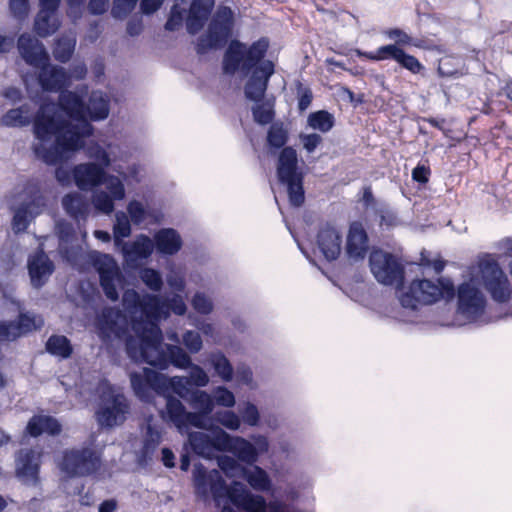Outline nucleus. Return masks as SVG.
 Returning a JSON list of instances; mask_svg holds the SVG:
<instances>
[{
  "label": "nucleus",
  "mask_w": 512,
  "mask_h": 512,
  "mask_svg": "<svg viewBox=\"0 0 512 512\" xmlns=\"http://www.w3.org/2000/svg\"><path fill=\"white\" fill-rule=\"evenodd\" d=\"M87 87L76 91L64 90L59 95V105L43 104L33 123L34 141L32 149L37 158L49 165L60 163L84 146L85 138L93 132L91 120L108 117L109 99L101 91H93L87 106L83 97Z\"/></svg>",
  "instance_id": "1"
},
{
  "label": "nucleus",
  "mask_w": 512,
  "mask_h": 512,
  "mask_svg": "<svg viewBox=\"0 0 512 512\" xmlns=\"http://www.w3.org/2000/svg\"><path fill=\"white\" fill-rule=\"evenodd\" d=\"M122 304L127 316L115 308H105L97 316L96 331L103 342L120 339L129 326L134 333L145 334L148 321L158 325L159 321L169 317L170 311L179 316L187 312L183 297L177 293L163 300L159 295H140L136 290L128 289L123 294Z\"/></svg>",
  "instance_id": "2"
},
{
  "label": "nucleus",
  "mask_w": 512,
  "mask_h": 512,
  "mask_svg": "<svg viewBox=\"0 0 512 512\" xmlns=\"http://www.w3.org/2000/svg\"><path fill=\"white\" fill-rule=\"evenodd\" d=\"M269 43L262 38L250 46L232 40L223 57V70L226 74H235L238 70L245 73L252 68V74L245 85L247 99L259 102L264 97L270 77L274 73V63L270 60H262L267 52Z\"/></svg>",
  "instance_id": "3"
},
{
  "label": "nucleus",
  "mask_w": 512,
  "mask_h": 512,
  "mask_svg": "<svg viewBox=\"0 0 512 512\" xmlns=\"http://www.w3.org/2000/svg\"><path fill=\"white\" fill-rule=\"evenodd\" d=\"M148 332L135 333L126 342L128 356L134 362H145L158 369L165 370L172 364L179 369L191 366V357L178 345H162V332L154 322H147Z\"/></svg>",
  "instance_id": "4"
},
{
  "label": "nucleus",
  "mask_w": 512,
  "mask_h": 512,
  "mask_svg": "<svg viewBox=\"0 0 512 512\" xmlns=\"http://www.w3.org/2000/svg\"><path fill=\"white\" fill-rule=\"evenodd\" d=\"M105 169L96 163H81L74 166L72 177L81 191L93 190L91 203L95 210L110 215L115 209L114 202L125 199L126 190L122 180L107 174Z\"/></svg>",
  "instance_id": "5"
},
{
  "label": "nucleus",
  "mask_w": 512,
  "mask_h": 512,
  "mask_svg": "<svg viewBox=\"0 0 512 512\" xmlns=\"http://www.w3.org/2000/svg\"><path fill=\"white\" fill-rule=\"evenodd\" d=\"M130 381L135 395L144 402L152 398V391L160 396L171 395L170 391L187 401L195 391L190 379L185 376L168 377L150 368L130 374Z\"/></svg>",
  "instance_id": "6"
},
{
  "label": "nucleus",
  "mask_w": 512,
  "mask_h": 512,
  "mask_svg": "<svg viewBox=\"0 0 512 512\" xmlns=\"http://www.w3.org/2000/svg\"><path fill=\"white\" fill-rule=\"evenodd\" d=\"M97 391L100 397L96 419L101 427L113 428L123 424L130 411L125 395L108 381L99 383Z\"/></svg>",
  "instance_id": "7"
},
{
  "label": "nucleus",
  "mask_w": 512,
  "mask_h": 512,
  "mask_svg": "<svg viewBox=\"0 0 512 512\" xmlns=\"http://www.w3.org/2000/svg\"><path fill=\"white\" fill-rule=\"evenodd\" d=\"M47 205L46 197L36 183H28L17 194L12 206L14 211L12 229L19 233L27 229L30 221L40 215Z\"/></svg>",
  "instance_id": "8"
},
{
  "label": "nucleus",
  "mask_w": 512,
  "mask_h": 512,
  "mask_svg": "<svg viewBox=\"0 0 512 512\" xmlns=\"http://www.w3.org/2000/svg\"><path fill=\"white\" fill-rule=\"evenodd\" d=\"M277 177L287 187L291 205L299 207L304 203L303 174L298 168L297 152L285 147L278 158Z\"/></svg>",
  "instance_id": "9"
},
{
  "label": "nucleus",
  "mask_w": 512,
  "mask_h": 512,
  "mask_svg": "<svg viewBox=\"0 0 512 512\" xmlns=\"http://www.w3.org/2000/svg\"><path fill=\"white\" fill-rule=\"evenodd\" d=\"M99 466V456L89 447L65 450L58 462L60 471L68 478L88 476Z\"/></svg>",
  "instance_id": "10"
},
{
  "label": "nucleus",
  "mask_w": 512,
  "mask_h": 512,
  "mask_svg": "<svg viewBox=\"0 0 512 512\" xmlns=\"http://www.w3.org/2000/svg\"><path fill=\"white\" fill-rule=\"evenodd\" d=\"M87 259L98 272L106 297L111 301L118 300L117 285L121 281V271L115 259L109 254L95 250L88 252Z\"/></svg>",
  "instance_id": "11"
},
{
  "label": "nucleus",
  "mask_w": 512,
  "mask_h": 512,
  "mask_svg": "<svg viewBox=\"0 0 512 512\" xmlns=\"http://www.w3.org/2000/svg\"><path fill=\"white\" fill-rule=\"evenodd\" d=\"M233 12L229 7H221L211 20L206 35L199 38L197 52L202 54L208 49L216 48L231 35Z\"/></svg>",
  "instance_id": "12"
},
{
  "label": "nucleus",
  "mask_w": 512,
  "mask_h": 512,
  "mask_svg": "<svg viewBox=\"0 0 512 512\" xmlns=\"http://www.w3.org/2000/svg\"><path fill=\"white\" fill-rule=\"evenodd\" d=\"M446 288L440 281L414 280L408 291L399 296V301L404 308L416 309L418 304H432L439 300Z\"/></svg>",
  "instance_id": "13"
},
{
  "label": "nucleus",
  "mask_w": 512,
  "mask_h": 512,
  "mask_svg": "<svg viewBox=\"0 0 512 512\" xmlns=\"http://www.w3.org/2000/svg\"><path fill=\"white\" fill-rule=\"evenodd\" d=\"M482 283L491 298L499 303L510 299L512 288L507 276L494 261H483L479 265Z\"/></svg>",
  "instance_id": "14"
},
{
  "label": "nucleus",
  "mask_w": 512,
  "mask_h": 512,
  "mask_svg": "<svg viewBox=\"0 0 512 512\" xmlns=\"http://www.w3.org/2000/svg\"><path fill=\"white\" fill-rule=\"evenodd\" d=\"M370 269L376 280L384 285H399L403 280V268L389 253L374 250L369 258Z\"/></svg>",
  "instance_id": "15"
},
{
  "label": "nucleus",
  "mask_w": 512,
  "mask_h": 512,
  "mask_svg": "<svg viewBox=\"0 0 512 512\" xmlns=\"http://www.w3.org/2000/svg\"><path fill=\"white\" fill-rule=\"evenodd\" d=\"M457 303L458 313L468 321H475L485 311L486 298L471 280L458 287Z\"/></svg>",
  "instance_id": "16"
},
{
  "label": "nucleus",
  "mask_w": 512,
  "mask_h": 512,
  "mask_svg": "<svg viewBox=\"0 0 512 512\" xmlns=\"http://www.w3.org/2000/svg\"><path fill=\"white\" fill-rule=\"evenodd\" d=\"M42 451L37 449H21L15 457V474L26 485L36 486L39 483Z\"/></svg>",
  "instance_id": "17"
},
{
  "label": "nucleus",
  "mask_w": 512,
  "mask_h": 512,
  "mask_svg": "<svg viewBox=\"0 0 512 512\" xmlns=\"http://www.w3.org/2000/svg\"><path fill=\"white\" fill-rule=\"evenodd\" d=\"M120 249L124 263L129 268H136L142 260L147 259L153 252L154 243L146 235H138L135 240L130 242H123Z\"/></svg>",
  "instance_id": "18"
},
{
  "label": "nucleus",
  "mask_w": 512,
  "mask_h": 512,
  "mask_svg": "<svg viewBox=\"0 0 512 512\" xmlns=\"http://www.w3.org/2000/svg\"><path fill=\"white\" fill-rule=\"evenodd\" d=\"M217 440L222 451L232 453L239 461L248 465H252L257 461V449L245 438L231 436L225 432L221 433Z\"/></svg>",
  "instance_id": "19"
},
{
  "label": "nucleus",
  "mask_w": 512,
  "mask_h": 512,
  "mask_svg": "<svg viewBox=\"0 0 512 512\" xmlns=\"http://www.w3.org/2000/svg\"><path fill=\"white\" fill-rule=\"evenodd\" d=\"M43 325V319L30 313H20L17 322L0 323V340L11 341Z\"/></svg>",
  "instance_id": "20"
},
{
  "label": "nucleus",
  "mask_w": 512,
  "mask_h": 512,
  "mask_svg": "<svg viewBox=\"0 0 512 512\" xmlns=\"http://www.w3.org/2000/svg\"><path fill=\"white\" fill-rule=\"evenodd\" d=\"M368 236L361 223L350 225L345 245V253L349 260L357 262L363 260L368 252Z\"/></svg>",
  "instance_id": "21"
},
{
  "label": "nucleus",
  "mask_w": 512,
  "mask_h": 512,
  "mask_svg": "<svg viewBox=\"0 0 512 512\" xmlns=\"http://www.w3.org/2000/svg\"><path fill=\"white\" fill-rule=\"evenodd\" d=\"M17 46L24 61L35 68L49 61V55L44 45L30 34L20 35Z\"/></svg>",
  "instance_id": "22"
},
{
  "label": "nucleus",
  "mask_w": 512,
  "mask_h": 512,
  "mask_svg": "<svg viewBox=\"0 0 512 512\" xmlns=\"http://www.w3.org/2000/svg\"><path fill=\"white\" fill-rule=\"evenodd\" d=\"M38 82L47 92H58L69 84L70 75L63 67L52 65L49 61L38 67Z\"/></svg>",
  "instance_id": "23"
},
{
  "label": "nucleus",
  "mask_w": 512,
  "mask_h": 512,
  "mask_svg": "<svg viewBox=\"0 0 512 512\" xmlns=\"http://www.w3.org/2000/svg\"><path fill=\"white\" fill-rule=\"evenodd\" d=\"M28 271L32 286L40 288L46 283L53 273L54 265L41 249L29 257Z\"/></svg>",
  "instance_id": "24"
},
{
  "label": "nucleus",
  "mask_w": 512,
  "mask_h": 512,
  "mask_svg": "<svg viewBox=\"0 0 512 512\" xmlns=\"http://www.w3.org/2000/svg\"><path fill=\"white\" fill-rule=\"evenodd\" d=\"M317 245L325 259L335 260L342 250V235L335 227L326 225L318 232Z\"/></svg>",
  "instance_id": "25"
},
{
  "label": "nucleus",
  "mask_w": 512,
  "mask_h": 512,
  "mask_svg": "<svg viewBox=\"0 0 512 512\" xmlns=\"http://www.w3.org/2000/svg\"><path fill=\"white\" fill-rule=\"evenodd\" d=\"M221 433H225V431L220 428L214 429L211 436L205 432H192L189 434L188 440L196 454L211 458L216 451H222L217 442Z\"/></svg>",
  "instance_id": "26"
},
{
  "label": "nucleus",
  "mask_w": 512,
  "mask_h": 512,
  "mask_svg": "<svg viewBox=\"0 0 512 512\" xmlns=\"http://www.w3.org/2000/svg\"><path fill=\"white\" fill-rule=\"evenodd\" d=\"M56 229L59 237V251L62 257L73 265L77 264L81 247L79 244H74L75 234L72 225L67 222H58Z\"/></svg>",
  "instance_id": "27"
},
{
  "label": "nucleus",
  "mask_w": 512,
  "mask_h": 512,
  "mask_svg": "<svg viewBox=\"0 0 512 512\" xmlns=\"http://www.w3.org/2000/svg\"><path fill=\"white\" fill-rule=\"evenodd\" d=\"M214 6V0H193L186 20L187 31L198 33L204 26Z\"/></svg>",
  "instance_id": "28"
},
{
  "label": "nucleus",
  "mask_w": 512,
  "mask_h": 512,
  "mask_svg": "<svg viewBox=\"0 0 512 512\" xmlns=\"http://www.w3.org/2000/svg\"><path fill=\"white\" fill-rule=\"evenodd\" d=\"M166 400L165 409L160 411L161 418L166 422H171L179 432L185 428V417L187 410L183 403L172 395L163 396Z\"/></svg>",
  "instance_id": "29"
},
{
  "label": "nucleus",
  "mask_w": 512,
  "mask_h": 512,
  "mask_svg": "<svg viewBox=\"0 0 512 512\" xmlns=\"http://www.w3.org/2000/svg\"><path fill=\"white\" fill-rule=\"evenodd\" d=\"M156 249L165 255H174L182 247V239L179 233L172 228L160 229L154 235Z\"/></svg>",
  "instance_id": "30"
},
{
  "label": "nucleus",
  "mask_w": 512,
  "mask_h": 512,
  "mask_svg": "<svg viewBox=\"0 0 512 512\" xmlns=\"http://www.w3.org/2000/svg\"><path fill=\"white\" fill-rule=\"evenodd\" d=\"M26 432L32 437H37L43 433L57 435L61 432V425L51 416L35 415L29 420Z\"/></svg>",
  "instance_id": "31"
},
{
  "label": "nucleus",
  "mask_w": 512,
  "mask_h": 512,
  "mask_svg": "<svg viewBox=\"0 0 512 512\" xmlns=\"http://www.w3.org/2000/svg\"><path fill=\"white\" fill-rule=\"evenodd\" d=\"M56 11L41 8L38 12L34 22V29L40 37L52 35L60 27L61 22Z\"/></svg>",
  "instance_id": "32"
},
{
  "label": "nucleus",
  "mask_w": 512,
  "mask_h": 512,
  "mask_svg": "<svg viewBox=\"0 0 512 512\" xmlns=\"http://www.w3.org/2000/svg\"><path fill=\"white\" fill-rule=\"evenodd\" d=\"M62 206L70 216L76 219H84L87 216L89 210L87 201L78 192L65 195L62 199Z\"/></svg>",
  "instance_id": "33"
},
{
  "label": "nucleus",
  "mask_w": 512,
  "mask_h": 512,
  "mask_svg": "<svg viewBox=\"0 0 512 512\" xmlns=\"http://www.w3.org/2000/svg\"><path fill=\"white\" fill-rule=\"evenodd\" d=\"M386 52L389 53V59H393L403 68L414 74L419 73L424 68L417 58L405 53L403 49L396 45H390V48L386 49Z\"/></svg>",
  "instance_id": "34"
},
{
  "label": "nucleus",
  "mask_w": 512,
  "mask_h": 512,
  "mask_svg": "<svg viewBox=\"0 0 512 512\" xmlns=\"http://www.w3.org/2000/svg\"><path fill=\"white\" fill-rule=\"evenodd\" d=\"M208 362L214 368L215 373L225 382L233 378V367L228 358L222 352H212L208 356Z\"/></svg>",
  "instance_id": "35"
},
{
  "label": "nucleus",
  "mask_w": 512,
  "mask_h": 512,
  "mask_svg": "<svg viewBox=\"0 0 512 512\" xmlns=\"http://www.w3.org/2000/svg\"><path fill=\"white\" fill-rule=\"evenodd\" d=\"M131 224L128 215L123 211H118L115 214V221L113 224V240L115 247H120L125 238L131 235Z\"/></svg>",
  "instance_id": "36"
},
{
  "label": "nucleus",
  "mask_w": 512,
  "mask_h": 512,
  "mask_svg": "<svg viewBox=\"0 0 512 512\" xmlns=\"http://www.w3.org/2000/svg\"><path fill=\"white\" fill-rule=\"evenodd\" d=\"M248 484L257 491H267L270 488V479L264 469L254 466L252 469H245L243 477Z\"/></svg>",
  "instance_id": "37"
},
{
  "label": "nucleus",
  "mask_w": 512,
  "mask_h": 512,
  "mask_svg": "<svg viewBox=\"0 0 512 512\" xmlns=\"http://www.w3.org/2000/svg\"><path fill=\"white\" fill-rule=\"evenodd\" d=\"M46 349L50 354L63 359L69 358L73 351L68 338L62 335L51 336L46 343Z\"/></svg>",
  "instance_id": "38"
},
{
  "label": "nucleus",
  "mask_w": 512,
  "mask_h": 512,
  "mask_svg": "<svg viewBox=\"0 0 512 512\" xmlns=\"http://www.w3.org/2000/svg\"><path fill=\"white\" fill-rule=\"evenodd\" d=\"M307 123L310 128L327 133L333 128L335 118L328 111L319 110L308 116Z\"/></svg>",
  "instance_id": "39"
},
{
  "label": "nucleus",
  "mask_w": 512,
  "mask_h": 512,
  "mask_svg": "<svg viewBox=\"0 0 512 512\" xmlns=\"http://www.w3.org/2000/svg\"><path fill=\"white\" fill-rule=\"evenodd\" d=\"M186 402L193 409L204 414H211L214 409L212 395L203 390L195 389Z\"/></svg>",
  "instance_id": "40"
},
{
  "label": "nucleus",
  "mask_w": 512,
  "mask_h": 512,
  "mask_svg": "<svg viewBox=\"0 0 512 512\" xmlns=\"http://www.w3.org/2000/svg\"><path fill=\"white\" fill-rule=\"evenodd\" d=\"M76 38L73 35H64L60 37L55 44L53 49V55L56 60L60 62H67L75 49Z\"/></svg>",
  "instance_id": "41"
},
{
  "label": "nucleus",
  "mask_w": 512,
  "mask_h": 512,
  "mask_svg": "<svg viewBox=\"0 0 512 512\" xmlns=\"http://www.w3.org/2000/svg\"><path fill=\"white\" fill-rule=\"evenodd\" d=\"M29 110L25 107L10 109L1 118V124L6 127H21L29 124Z\"/></svg>",
  "instance_id": "42"
},
{
  "label": "nucleus",
  "mask_w": 512,
  "mask_h": 512,
  "mask_svg": "<svg viewBox=\"0 0 512 512\" xmlns=\"http://www.w3.org/2000/svg\"><path fill=\"white\" fill-rule=\"evenodd\" d=\"M218 466L228 478H242L246 469L230 456H221L218 459Z\"/></svg>",
  "instance_id": "43"
},
{
  "label": "nucleus",
  "mask_w": 512,
  "mask_h": 512,
  "mask_svg": "<svg viewBox=\"0 0 512 512\" xmlns=\"http://www.w3.org/2000/svg\"><path fill=\"white\" fill-rule=\"evenodd\" d=\"M161 438V431L148 422L143 442V454L148 456L153 453L160 444Z\"/></svg>",
  "instance_id": "44"
},
{
  "label": "nucleus",
  "mask_w": 512,
  "mask_h": 512,
  "mask_svg": "<svg viewBox=\"0 0 512 512\" xmlns=\"http://www.w3.org/2000/svg\"><path fill=\"white\" fill-rule=\"evenodd\" d=\"M140 279L152 291L159 292L163 286L161 274L152 268H144L140 271Z\"/></svg>",
  "instance_id": "45"
},
{
  "label": "nucleus",
  "mask_w": 512,
  "mask_h": 512,
  "mask_svg": "<svg viewBox=\"0 0 512 512\" xmlns=\"http://www.w3.org/2000/svg\"><path fill=\"white\" fill-rule=\"evenodd\" d=\"M214 419L225 428L233 431L238 430L241 425L240 417L230 410L216 412Z\"/></svg>",
  "instance_id": "46"
},
{
  "label": "nucleus",
  "mask_w": 512,
  "mask_h": 512,
  "mask_svg": "<svg viewBox=\"0 0 512 512\" xmlns=\"http://www.w3.org/2000/svg\"><path fill=\"white\" fill-rule=\"evenodd\" d=\"M193 309L203 315L210 314L214 309L212 299L203 292H196L191 299Z\"/></svg>",
  "instance_id": "47"
},
{
  "label": "nucleus",
  "mask_w": 512,
  "mask_h": 512,
  "mask_svg": "<svg viewBox=\"0 0 512 512\" xmlns=\"http://www.w3.org/2000/svg\"><path fill=\"white\" fill-rule=\"evenodd\" d=\"M212 398L214 405L217 404L222 407L231 408L235 405V396L224 386H218L213 390Z\"/></svg>",
  "instance_id": "48"
},
{
  "label": "nucleus",
  "mask_w": 512,
  "mask_h": 512,
  "mask_svg": "<svg viewBox=\"0 0 512 512\" xmlns=\"http://www.w3.org/2000/svg\"><path fill=\"white\" fill-rule=\"evenodd\" d=\"M267 140L270 146L280 148L287 142V132L282 125L273 124L268 131Z\"/></svg>",
  "instance_id": "49"
},
{
  "label": "nucleus",
  "mask_w": 512,
  "mask_h": 512,
  "mask_svg": "<svg viewBox=\"0 0 512 512\" xmlns=\"http://www.w3.org/2000/svg\"><path fill=\"white\" fill-rule=\"evenodd\" d=\"M86 154L89 158L97 161L98 165L101 167L107 168L112 163L107 151L97 144L89 146L86 150Z\"/></svg>",
  "instance_id": "50"
},
{
  "label": "nucleus",
  "mask_w": 512,
  "mask_h": 512,
  "mask_svg": "<svg viewBox=\"0 0 512 512\" xmlns=\"http://www.w3.org/2000/svg\"><path fill=\"white\" fill-rule=\"evenodd\" d=\"M182 343L190 353H198L203 347V341L200 334L193 330H188L183 334Z\"/></svg>",
  "instance_id": "51"
},
{
  "label": "nucleus",
  "mask_w": 512,
  "mask_h": 512,
  "mask_svg": "<svg viewBox=\"0 0 512 512\" xmlns=\"http://www.w3.org/2000/svg\"><path fill=\"white\" fill-rule=\"evenodd\" d=\"M254 120L259 124H267L273 119V110L271 104H257L252 108Z\"/></svg>",
  "instance_id": "52"
},
{
  "label": "nucleus",
  "mask_w": 512,
  "mask_h": 512,
  "mask_svg": "<svg viewBox=\"0 0 512 512\" xmlns=\"http://www.w3.org/2000/svg\"><path fill=\"white\" fill-rule=\"evenodd\" d=\"M189 376L190 383L195 387H205L209 383V376L199 365L191 363Z\"/></svg>",
  "instance_id": "53"
},
{
  "label": "nucleus",
  "mask_w": 512,
  "mask_h": 512,
  "mask_svg": "<svg viewBox=\"0 0 512 512\" xmlns=\"http://www.w3.org/2000/svg\"><path fill=\"white\" fill-rule=\"evenodd\" d=\"M138 0H114L111 14L114 18L126 17L136 6Z\"/></svg>",
  "instance_id": "54"
},
{
  "label": "nucleus",
  "mask_w": 512,
  "mask_h": 512,
  "mask_svg": "<svg viewBox=\"0 0 512 512\" xmlns=\"http://www.w3.org/2000/svg\"><path fill=\"white\" fill-rule=\"evenodd\" d=\"M127 213L135 225L141 224L146 218V210L143 204L137 200H132L128 203Z\"/></svg>",
  "instance_id": "55"
},
{
  "label": "nucleus",
  "mask_w": 512,
  "mask_h": 512,
  "mask_svg": "<svg viewBox=\"0 0 512 512\" xmlns=\"http://www.w3.org/2000/svg\"><path fill=\"white\" fill-rule=\"evenodd\" d=\"M208 415L209 414H204L199 411H195V412L188 411L187 415L185 417L184 431L187 430L189 426H193V427L201 428V429H207L208 423H209V421L207 419Z\"/></svg>",
  "instance_id": "56"
},
{
  "label": "nucleus",
  "mask_w": 512,
  "mask_h": 512,
  "mask_svg": "<svg viewBox=\"0 0 512 512\" xmlns=\"http://www.w3.org/2000/svg\"><path fill=\"white\" fill-rule=\"evenodd\" d=\"M112 169L114 172H116L118 174V177L122 180L123 183H124V181H129V180H133L135 182H139L141 180V178H140L141 167L137 164L130 165L127 168L126 172H124L122 170V167L120 165H114Z\"/></svg>",
  "instance_id": "57"
},
{
  "label": "nucleus",
  "mask_w": 512,
  "mask_h": 512,
  "mask_svg": "<svg viewBox=\"0 0 512 512\" xmlns=\"http://www.w3.org/2000/svg\"><path fill=\"white\" fill-rule=\"evenodd\" d=\"M240 413L242 415L243 421L246 424L249 426L258 425L260 415L257 407L254 404L250 402L245 403V406L242 410H240Z\"/></svg>",
  "instance_id": "58"
},
{
  "label": "nucleus",
  "mask_w": 512,
  "mask_h": 512,
  "mask_svg": "<svg viewBox=\"0 0 512 512\" xmlns=\"http://www.w3.org/2000/svg\"><path fill=\"white\" fill-rule=\"evenodd\" d=\"M182 21L183 10L180 9L178 4H175L171 8L169 18L165 24V28L169 31H175L182 25Z\"/></svg>",
  "instance_id": "59"
},
{
  "label": "nucleus",
  "mask_w": 512,
  "mask_h": 512,
  "mask_svg": "<svg viewBox=\"0 0 512 512\" xmlns=\"http://www.w3.org/2000/svg\"><path fill=\"white\" fill-rule=\"evenodd\" d=\"M166 281L173 291L183 292L185 290V278L179 271L171 270L166 276Z\"/></svg>",
  "instance_id": "60"
},
{
  "label": "nucleus",
  "mask_w": 512,
  "mask_h": 512,
  "mask_svg": "<svg viewBox=\"0 0 512 512\" xmlns=\"http://www.w3.org/2000/svg\"><path fill=\"white\" fill-rule=\"evenodd\" d=\"M385 35L395 41L396 46L412 44V38L403 30L395 28L385 32Z\"/></svg>",
  "instance_id": "61"
},
{
  "label": "nucleus",
  "mask_w": 512,
  "mask_h": 512,
  "mask_svg": "<svg viewBox=\"0 0 512 512\" xmlns=\"http://www.w3.org/2000/svg\"><path fill=\"white\" fill-rule=\"evenodd\" d=\"M300 140L303 144L304 149L308 153H312L317 148V146L321 143L322 137L316 133L302 134V135H300Z\"/></svg>",
  "instance_id": "62"
},
{
  "label": "nucleus",
  "mask_w": 512,
  "mask_h": 512,
  "mask_svg": "<svg viewBox=\"0 0 512 512\" xmlns=\"http://www.w3.org/2000/svg\"><path fill=\"white\" fill-rule=\"evenodd\" d=\"M11 13L18 19H23L28 13V0H10Z\"/></svg>",
  "instance_id": "63"
},
{
  "label": "nucleus",
  "mask_w": 512,
  "mask_h": 512,
  "mask_svg": "<svg viewBox=\"0 0 512 512\" xmlns=\"http://www.w3.org/2000/svg\"><path fill=\"white\" fill-rule=\"evenodd\" d=\"M236 377L239 382L245 385H251L253 382V374L249 367L240 365L236 369Z\"/></svg>",
  "instance_id": "64"
}]
</instances>
